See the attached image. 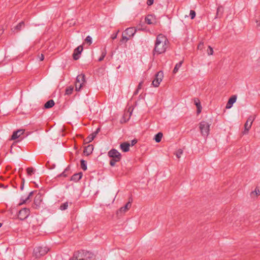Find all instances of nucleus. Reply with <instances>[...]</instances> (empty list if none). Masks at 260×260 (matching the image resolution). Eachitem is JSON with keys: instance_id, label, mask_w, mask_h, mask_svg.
<instances>
[{"instance_id": "nucleus-32", "label": "nucleus", "mask_w": 260, "mask_h": 260, "mask_svg": "<svg viewBox=\"0 0 260 260\" xmlns=\"http://www.w3.org/2000/svg\"><path fill=\"white\" fill-rule=\"evenodd\" d=\"M120 159H117V158H112L110 161V165L111 166H114L115 165V163L119 161Z\"/></svg>"}, {"instance_id": "nucleus-34", "label": "nucleus", "mask_w": 260, "mask_h": 260, "mask_svg": "<svg viewBox=\"0 0 260 260\" xmlns=\"http://www.w3.org/2000/svg\"><path fill=\"white\" fill-rule=\"evenodd\" d=\"M34 170L32 168H28L27 169V173L28 175L30 176L33 173Z\"/></svg>"}, {"instance_id": "nucleus-16", "label": "nucleus", "mask_w": 260, "mask_h": 260, "mask_svg": "<svg viewBox=\"0 0 260 260\" xmlns=\"http://www.w3.org/2000/svg\"><path fill=\"white\" fill-rule=\"evenodd\" d=\"M236 99L237 98L235 95L231 96L228 102V103L226 105V108L229 109L231 108L232 105L236 102Z\"/></svg>"}, {"instance_id": "nucleus-14", "label": "nucleus", "mask_w": 260, "mask_h": 260, "mask_svg": "<svg viewBox=\"0 0 260 260\" xmlns=\"http://www.w3.org/2000/svg\"><path fill=\"white\" fill-rule=\"evenodd\" d=\"M93 150V146L92 145H88L87 146L85 147L83 152L85 155L88 156L92 152Z\"/></svg>"}, {"instance_id": "nucleus-47", "label": "nucleus", "mask_w": 260, "mask_h": 260, "mask_svg": "<svg viewBox=\"0 0 260 260\" xmlns=\"http://www.w3.org/2000/svg\"><path fill=\"white\" fill-rule=\"evenodd\" d=\"M256 23H257L256 27L258 28L260 26V22L258 20H256Z\"/></svg>"}, {"instance_id": "nucleus-7", "label": "nucleus", "mask_w": 260, "mask_h": 260, "mask_svg": "<svg viewBox=\"0 0 260 260\" xmlns=\"http://www.w3.org/2000/svg\"><path fill=\"white\" fill-rule=\"evenodd\" d=\"M254 120V118L251 116L248 117L244 124V131L243 132L244 135H246L248 133L249 130L250 129Z\"/></svg>"}, {"instance_id": "nucleus-41", "label": "nucleus", "mask_w": 260, "mask_h": 260, "mask_svg": "<svg viewBox=\"0 0 260 260\" xmlns=\"http://www.w3.org/2000/svg\"><path fill=\"white\" fill-rule=\"evenodd\" d=\"M40 61H43L44 60V55L43 54H41L40 55H38Z\"/></svg>"}, {"instance_id": "nucleus-4", "label": "nucleus", "mask_w": 260, "mask_h": 260, "mask_svg": "<svg viewBox=\"0 0 260 260\" xmlns=\"http://www.w3.org/2000/svg\"><path fill=\"white\" fill-rule=\"evenodd\" d=\"M210 124L206 121H203L199 123V128L202 135L204 137H207L210 131Z\"/></svg>"}, {"instance_id": "nucleus-39", "label": "nucleus", "mask_w": 260, "mask_h": 260, "mask_svg": "<svg viewBox=\"0 0 260 260\" xmlns=\"http://www.w3.org/2000/svg\"><path fill=\"white\" fill-rule=\"evenodd\" d=\"M142 84H143L142 82L139 83V85L138 86V88H137L136 91H135V94H137L138 93L139 90L141 88V87L142 86Z\"/></svg>"}, {"instance_id": "nucleus-15", "label": "nucleus", "mask_w": 260, "mask_h": 260, "mask_svg": "<svg viewBox=\"0 0 260 260\" xmlns=\"http://www.w3.org/2000/svg\"><path fill=\"white\" fill-rule=\"evenodd\" d=\"M131 202L129 201L128 202H127L125 205L123 207H122L119 210V211L117 212V213H118L119 212L120 213H124L126 211H127L129 208L130 207H131Z\"/></svg>"}, {"instance_id": "nucleus-29", "label": "nucleus", "mask_w": 260, "mask_h": 260, "mask_svg": "<svg viewBox=\"0 0 260 260\" xmlns=\"http://www.w3.org/2000/svg\"><path fill=\"white\" fill-rule=\"evenodd\" d=\"M68 206L69 203L68 202H65L60 206L59 209L62 211L65 210L68 208Z\"/></svg>"}, {"instance_id": "nucleus-1", "label": "nucleus", "mask_w": 260, "mask_h": 260, "mask_svg": "<svg viewBox=\"0 0 260 260\" xmlns=\"http://www.w3.org/2000/svg\"><path fill=\"white\" fill-rule=\"evenodd\" d=\"M169 41L166 36L162 34L157 36L155 42L154 51L157 54H161L166 51L168 47Z\"/></svg>"}, {"instance_id": "nucleus-10", "label": "nucleus", "mask_w": 260, "mask_h": 260, "mask_svg": "<svg viewBox=\"0 0 260 260\" xmlns=\"http://www.w3.org/2000/svg\"><path fill=\"white\" fill-rule=\"evenodd\" d=\"M108 156L112 158L121 159L120 153L116 149H113L108 152Z\"/></svg>"}, {"instance_id": "nucleus-48", "label": "nucleus", "mask_w": 260, "mask_h": 260, "mask_svg": "<svg viewBox=\"0 0 260 260\" xmlns=\"http://www.w3.org/2000/svg\"><path fill=\"white\" fill-rule=\"evenodd\" d=\"M130 110H131V108H129L128 109V112H129V117H130V116H131V115H132V111H133V110H132L131 111H130Z\"/></svg>"}, {"instance_id": "nucleus-46", "label": "nucleus", "mask_w": 260, "mask_h": 260, "mask_svg": "<svg viewBox=\"0 0 260 260\" xmlns=\"http://www.w3.org/2000/svg\"><path fill=\"white\" fill-rule=\"evenodd\" d=\"M100 131V128H97V129L96 130V131H95L93 133V134L94 135V136H96V135L99 133V132Z\"/></svg>"}, {"instance_id": "nucleus-19", "label": "nucleus", "mask_w": 260, "mask_h": 260, "mask_svg": "<svg viewBox=\"0 0 260 260\" xmlns=\"http://www.w3.org/2000/svg\"><path fill=\"white\" fill-rule=\"evenodd\" d=\"M82 177V173L81 172H79L78 173H76V174H75L74 175H73L72 176L71 180L72 181H74L75 182H77V181H79L80 179H81Z\"/></svg>"}, {"instance_id": "nucleus-42", "label": "nucleus", "mask_w": 260, "mask_h": 260, "mask_svg": "<svg viewBox=\"0 0 260 260\" xmlns=\"http://www.w3.org/2000/svg\"><path fill=\"white\" fill-rule=\"evenodd\" d=\"M154 0H147V4L148 6H150L153 4Z\"/></svg>"}, {"instance_id": "nucleus-49", "label": "nucleus", "mask_w": 260, "mask_h": 260, "mask_svg": "<svg viewBox=\"0 0 260 260\" xmlns=\"http://www.w3.org/2000/svg\"><path fill=\"white\" fill-rule=\"evenodd\" d=\"M67 169H66L64 171H67ZM65 172H63L62 174L61 175L62 176H66V175L64 174Z\"/></svg>"}, {"instance_id": "nucleus-8", "label": "nucleus", "mask_w": 260, "mask_h": 260, "mask_svg": "<svg viewBox=\"0 0 260 260\" xmlns=\"http://www.w3.org/2000/svg\"><path fill=\"white\" fill-rule=\"evenodd\" d=\"M30 211L28 208H23L19 211L18 217L21 220L26 219L29 215Z\"/></svg>"}, {"instance_id": "nucleus-38", "label": "nucleus", "mask_w": 260, "mask_h": 260, "mask_svg": "<svg viewBox=\"0 0 260 260\" xmlns=\"http://www.w3.org/2000/svg\"><path fill=\"white\" fill-rule=\"evenodd\" d=\"M33 194V191H31L28 196L23 201V202H22V204H24L25 203H26L29 199L30 197Z\"/></svg>"}, {"instance_id": "nucleus-45", "label": "nucleus", "mask_w": 260, "mask_h": 260, "mask_svg": "<svg viewBox=\"0 0 260 260\" xmlns=\"http://www.w3.org/2000/svg\"><path fill=\"white\" fill-rule=\"evenodd\" d=\"M137 140H136V139L133 140L131 141V145L132 146L134 145L135 144H136L137 143Z\"/></svg>"}, {"instance_id": "nucleus-9", "label": "nucleus", "mask_w": 260, "mask_h": 260, "mask_svg": "<svg viewBox=\"0 0 260 260\" xmlns=\"http://www.w3.org/2000/svg\"><path fill=\"white\" fill-rule=\"evenodd\" d=\"M83 49V46L80 45L77 47L74 51L73 57L74 60H77L80 58V55Z\"/></svg>"}, {"instance_id": "nucleus-17", "label": "nucleus", "mask_w": 260, "mask_h": 260, "mask_svg": "<svg viewBox=\"0 0 260 260\" xmlns=\"http://www.w3.org/2000/svg\"><path fill=\"white\" fill-rule=\"evenodd\" d=\"M129 146H130V144L128 142H124V143H121L120 145V148L124 152H127L129 151Z\"/></svg>"}, {"instance_id": "nucleus-26", "label": "nucleus", "mask_w": 260, "mask_h": 260, "mask_svg": "<svg viewBox=\"0 0 260 260\" xmlns=\"http://www.w3.org/2000/svg\"><path fill=\"white\" fill-rule=\"evenodd\" d=\"M153 17L152 15H149L145 18V22L148 24H151L153 23V22L152 21Z\"/></svg>"}, {"instance_id": "nucleus-50", "label": "nucleus", "mask_w": 260, "mask_h": 260, "mask_svg": "<svg viewBox=\"0 0 260 260\" xmlns=\"http://www.w3.org/2000/svg\"><path fill=\"white\" fill-rule=\"evenodd\" d=\"M23 187H24V184H22L21 185V187H20L21 190H23Z\"/></svg>"}, {"instance_id": "nucleus-25", "label": "nucleus", "mask_w": 260, "mask_h": 260, "mask_svg": "<svg viewBox=\"0 0 260 260\" xmlns=\"http://www.w3.org/2000/svg\"><path fill=\"white\" fill-rule=\"evenodd\" d=\"M182 63H183V61L181 60L179 62H178V63H177L176 64V66L173 71V73L174 74H176L178 71L179 69L181 67Z\"/></svg>"}, {"instance_id": "nucleus-27", "label": "nucleus", "mask_w": 260, "mask_h": 260, "mask_svg": "<svg viewBox=\"0 0 260 260\" xmlns=\"http://www.w3.org/2000/svg\"><path fill=\"white\" fill-rule=\"evenodd\" d=\"M74 89V87L73 86H70L66 88V94L68 95H70L72 93Z\"/></svg>"}, {"instance_id": "nucleus-37", "label": "nucleus", "mask_w": 260, "mask_h": 260, "mask_svg": "<svg viewBox=\"0 0 260 260\" xmlns=\"http://www.w3.org/2000/svg\"><path fill=\"white\" fill-rule=\"evenodd\" d=\"M85 41L89 44H91L92 43V38L88 36L86 38Z\"/></svg>"}, {"instance_id": "nucleus-21", "label": "nucleus", "mask_w": 260, "mask_h": 260, "mask_svg": "<svg viewBox=\"0 0 260 260\" xmlns=\"http://www.w3.org/2000/svg\"><path fill=\"white\" fill-rule=\"evenodd\" d=\"M132 38L126 35H124V32L122 34V38L120 40L121 44H125Z\"/></svg>"}, {"instance_id": "nucleus-20", "label": "nucleus", "mask_w": 260, "mask_h": 260, "mask_svg": "<svg viewBox=\"0 0 260 260\" xmlns=\"http://www.w3.org/2000/svg\"><path fill=\"white\" fill-rule=\"evenodd\" d=\"M24 26V22L23 21L20 22L18 25L13 27L12 29L13 32H17L21 30L22 27Z\"/></svg>"}, {"instance_id": "nucleus-31", "label": "nucleus", "mask_w": 260, "mask_h": 260, "mask_svg": "<svg viewBox=\"0 0 260 260\" xmlns=\"http://www.w3.org/2000/svg\"><path fill=\"white\" fill-rule=\"evenodd\" d=\"M106 54H107V51H106V49H104L103 50V51H102V54H101V57L99 58V60H99V61H102V60L104 59V58H105V57L106 56Z\"/></svg>"}, {"instance_id": "nucleus-33", "label": "nucleus", "mask_w": 260, "mask_h": 260, "mask_svg": "<svg viewBox=\"0 0 260 260\" xmlns=\"http://www.w3.org/2000/svg\"><path fill=\"white\" fill-rule=\"evenodd\" d=\"M182 153H183V150L181 149H179L177 150V151H176V155L178 158H179L181 157Z\"/></svg>"}, {"instance_id": "nucleus-44", "label": "nucleus", "mask_w": 260, "mask_h": 260, "mask_svg": "<svg viewBox=\"0 0 260 260\" xmlns=\"http://www.w3.org/2000/svg\"><path fill=\"white\" fill-rule=\"evenodd\" d=\"M203 45H204L203 43L201 42V43L199 44V45H198V48L199 49H202V48H203Z\"/></svg>"}, {"instance_id": "nucleus-36", "label": "nucleus", "mask_w": 260, "mask_h": 260, "mask_svg": "<svg viewBox=\"0 0 260 260\" xmlns=\"http://www.w3.org/2000/svg\"><path fill=\"white\" fill-rule=\"evenodd\" d=\"M190 16L191 19H193L196 16V12L193 10L190 11Z\"/></svg>"}, {"instance_id": "nucleus-28", "label": "nucleus", "mask_w": 260, "mask_h": 260, "mask_svg": "<svg viewBox=\"0 0 260 260\" xmlns=\"http://www.w3.org/2000/svg\"><path fill=\"white\" fill-rule=\"evenodd\" d=\"M95 137L96 136H94V135L93 133H92L89 136H88V137L86 139L85 141H86V143H89L91 142L92 140H93Z\"/></svg>"}, {"instance_id": "nucleus-51", "label": "nucleus", "mask_w": 260, "mask_h": 260, "mask_svg": "<svg viewBox=\"0 0 260 260\" xmlns=\"http://www.w3.org/2000/svg\"><path fill=\"white\" fill-rule=\"evenodd\" d=\"M24 179L22 178V184H24Z\"/></svg>"}, {"instance_id": "nucleus-52", "label": "nucleus", "mask_w": 260, "mask_h": 260, "mask_svg": "<svg viewBox=\"0 0 260 260\" xmlns=\"http://www.w3.org/2000/svg\"><path fill=\"white\" fill-rule=\"evenodd\" d=\"M2 224L0 222V228L2 226Z\"/></svg>"}, {"instance_id": "nucleus-24", "label": "nucleus", "mask_w": 260, "mask_h": 260, "mask_svg": "<svg viewBox=\"0 0 260 260\" xmlns=\"http://www.w3.org/2000/svg\"><path fill=\"white\" fill-rule=\"evenodd\" d=\"M162 136H163L162 133H161L160 132H159V133H157L156 135H155V136L154 137V140L156 141V142H157V143L160 142L162 139Z\"/></svg>"}, {"instance_id": "nucleus-2", "label": "nucleus", "mask_w": 260, "mask_h": 260, "mask_svg": "<svg viewBox=\"0 0 260 260\" xmlns=\"http://www.w3.org/2000/svg\"><path fill=\"white\" fill-rule=\"evenodd\" d=\"M94 258V255L92 252L78 251L74 253L72 260H92Z\"/></svg>"}, {"instance_id": "nucleus-23", "label": "nucleus", "mask_w": 260, "mask_h": 260, "mask_svg": "<svg viewBox=\"0 0 260 260\" xmlns=\"http://www.w3.org/2000/svg\"><path fill=\"white\" fill-rule=\"evenodd\" d=\"M54 102L53 100H50L45 104L44 107L46 109L52 108L54 105Z\"/></svg>"}, {"instance_id": "nucleus-35", "label": "nucleus", "mask_w": 260, "mask_h": 260, "mask_svg": "<svg viewBox=\"0 0 260 260\" xmlns=\"http://www.w3.org/2000/svg\"><path fill=\"white\" fill-rule=\"evenodd\" d=\"M207 53L209 55H212L213 54V49L211 46L208 47V49L207 50Z\"/></svg>"}, {"instance_id": "nucleus-6", "label": "nucleus", "mask_w": 260, "mask_h": 260, "mask_svg": "<svg viewBox=\"0 0 260 260\" xmlns=\"http://www.w3.org/2000/svg\"><path fill=\"white\" fill-rule=\"evenodd\" d=\"M164 77V73L162 71L158 72L156 75L154 79L153 80L152 84L155 87L159 86L160 83Z\"/></svg>"}, {"instance_id": "nucleus-30", "label": "nucleus", "mask_w": 260, "mask_h": 260, "mask_svg": "<svg viewBox=\"0 0 260 260\" xmlns=\"http://www.w3.org/2000/svg\"><path fill=\"white\" fill-rule=\"evenodd\" d=\"M81 167L84 171L87 170L86 162L85 160L83 159L81 160Z\"/></svg>"}, {"instance_id": "nucleus-18", "label": "nucleus", "mask_w": 260, "mask_h": 260, "mask_svg": "<svg viewBox=\"0 0 260 260\" xmlns=\"http://www.w3.org/2000/svg\"><path fill=\"white\" fill-rule=\"evenodd\" d=\"M224 9L222 6H219L217 9L215 18H220L223 13Z\"/></svg>"}, {"instance_id": "nucleus-3", "label": "nucleus", "mask_w": 260, "mask_h": 260, "mask_svg": "<svg viewBox=\"0 0 260 260\" xmlns=\"http://www.w3.org/2000/svg\"><path fill=\"white\" fill-rule=\"evenodd\" d=\"M86 83L85 76L83 74H81L77 76L75 81V90L77 91H80Z\"/></svg>"}, {"instance_id": "nucleus-13", "label": "nucleus", "mask_w": 260, "mask_h": 260, "mask_svg": "<svg viewBox=\"0 0 260 260\" xmlns=\"http://www.w3.org/2000/svg\"><path fill=\"white\" fill-rule=\"evenodd\" d=\"M24 132V129H18L15 132H14L13 135L11 137L12 140H15L17 138H18L21 135H22Z\"/></svg>"}, {"instance_id": "nucleus-22", "label": "nucleus", "mask_w": 260, "mask_h": 260, "mask_svg": "<svg viewBox=\"0 0 260 260\" xmlns=\"http://www.w3.org/2000/svg\"><path fill=\"white\" fill-rule=\"evenodd\" d=\"M194 104L196 105V106L197 108V113H198V114H199L201 113V109H202V106L201 105L199 99H195L194 100Z\"/></svg>"}, {"instance_id": "nucleus-43", "label": "nucleus", "mask_w": 260, "mask_h": 260, "mask_svg": "<svg viewBox=\"0 0 260 260\" xmlns=\"http://www.w3.org/2000/svg\"><path fill=\"white\" fill-rule=\"evenodd\" d=\"M259 192H260V191H259V189L256 188L255 189L254 191L252 192V193H255L256 196H257L259 194Z\"/></svg>"}, {"instance_id": "nucleus-5", "label": "nucleus", "mask_w": 260, "mask_h": 260, "mask_svg": "<svg viewBox=\"0 0 260 260\" xmlns=\"http://www.w3.org/2000/svg\"><path fill=\"white\" fill-rule=\"evenodd\" d=\"M49 250L46 247H38L34 250V255L36 258H39L45 255Z\"/></svg>"}, {"instance_id": "nucleus-11", "label": "nucleus", "mask_w": 260, "mask_h": 260, "mask_svg": "<svg viewBox=\"0 0 260 260\" xmlns=\"http://www.w3.org/2000/svg\"><path fill=\"white\" fill-rule=\"evenodd\" d=\"M42 202V199L41 195H37L35 197L32 207L35 209H38L40 207Z\"/></svg>"}, {"instance_id": "nucleus-12", "label": "nucleus", "mask_w": 260, "mask_h": 260, "mask_svg": "<svg viewBox=\"0 0 260 260\" xmlns=\"http://www.w3.org/2000/svg\"><path fill=\"white\" fill-rule=\"evenodd\" d=\"M137 31V29L135 27L127 28L123 32L124 35H126L129 37L133 38Z\"/></svg>"}, {"instance_id": "nucleus-40", "label": "nucleus", "mask_w": 260, "mask_h": 260, "mask_svg": "<svg viewBox=\"0 0 260 260\" xmlns=\"http://www.w3.org/2000/svg\"><path fill=\"white\" fill-rule=\"evenodd\" d=\"M119 31L118 30L116 33L113 34L112 35L111 38H112V40H114V39H115L117 38V34L119 32Z\"/></svg>"}]
</instances>
